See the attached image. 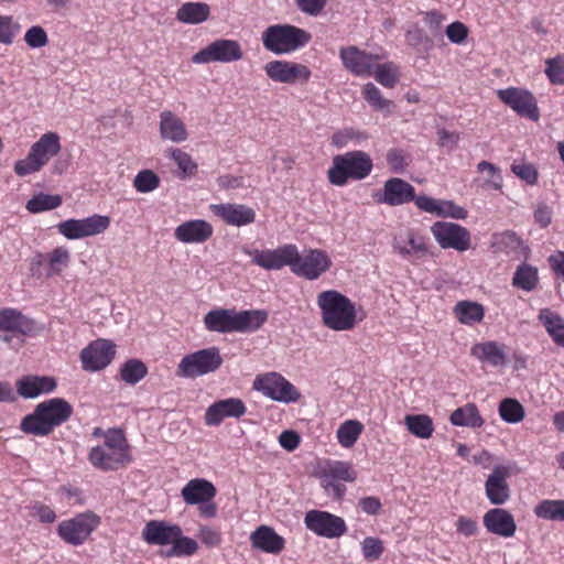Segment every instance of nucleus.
Instances as JSON below:
<instances>
[{
    "instance_id": "f257e3e1",
    "label": "nucleus",
    "mask_w": 564,
    "mask_h": 564,
    "mask_svg": "<svg viewBox=\"0 0 564 564\" xmlns=\"http://www.w3.org/2000/svg\"><path fill=\"white\" fill-rule=\"evenodd\" d=\"M73 414V406L63 398H52L39 403L31 414L24 416L20 429L26 434L46 436L65 423Z\"/></svg>"
},
{
    "instance_id": "f03ea898",
    "label": "nucleus",
    "mask_w": 564,
    "mask_h": 564,
    "mask_svg": "<svg viewBox=\"0 0 564 564\" xmlns=\"http://www.w3.org/2000/svg\"><path fill=\"white\" fill-rule=\"evenodd\" d=\"M268 319L262 310L236 312L229 308H216L204 316V325L214 333H248L258 330Z\"/></svg>"
},
{
    "instance_id": "7ed1b4c3",
    "label": "nucleus",
    "mask_w": 564,
    "mask_h": 564,
    "mask_svg": "<svg viewBox=\"0 0 564 564\" xmlns=\"http://www.w3.org/2000/svg\"><path fill=\"white\" fill-rule=\"evenodd\" d=\"M323 324L336 332L350 330L357 323L355 303L335 290L323 291L317 295Z\"/></svg>"
},
{
    "instance_id": "20e7f679",
    "label": "nucleus",
    "mask_w": 564,
    "mask_h": 564,
    "mask_svg": "<svg viewBox=\"0 0 564 564\" xmlns=\"http://www.w3.org/2000/svg\"><path fill=\"white\" fill-rule=\"evenodd\" d=\"M128 443L120 430H110L105 435L102 445L93 447L88 459L101 470H116L131 460Z\"/></svg>"
},
{
    "instance_id": "39448f33",
    "label": "nucleus",
    "mask_w": 564,
    "mask_h": 564,
    "mask_svg": "<svg viewBox=\"0 0 564 564\" xmlns=\"http://www.w3.org/2000/svg\"><path fill=\"white\" fill-rule=\"evenodd\" d=\"M373 164L370 155L364 151H350L338 154L333 159V165L328 170V181L333 185L344 186L348 180L360 181L372 171Z\"/></svg>"
},
{
    "instance_id": "423d86ee",
    "label": "nucleus",
    "mask_w": 564,
    "mask_h": 564,
    "mask_svg": "<svg viewBox=\"0 0 564 564\" xmlns=\"http://www.w3.org/2000/svg\"><path fill=\"white\" fill-rule=\"evenodd\" d=\"M311 41V34L291 24H274L262 33L263 46L276 55L289 54Z\"/></svg>"
},
{
    "instance_id": "0eeeda50",
    "label": "nucleus",
    "mask_w": 564,
    "mask_h": 564,
    "mask_svg": "<svg viewBox=\"0 0 564 564\" xmlns=\"http://www.w3.org/2000/svg\"><path fill=\"white\" fill-rule=\"evenodd\" d=\"M224 362L219 348L209 347L185 355L176 368L180 378L195 379L215 372Z\"/></svg>"
},
{
    "instance_id": "6e6552de",
    "label": "nucleus",
    "mask_w": 564,
    "mask_h": 564,
    "mask_svg": "<svg viewBox=\"0 0 564 564\" xmlns=\"http://www.w3.org/2000/svg\"><path fill=\"white\" fill-rule=\"evenodd\" d=\"M253 388L271 400L282 403H293L301 399V392L295 386L276 372L257 377Z\"/></svg>"
},
{
    "instance_id": "1a4fd4ad",
    "label": "nucleus",
    "mask_w": 564,
    "mask_h": 564,
    "mask_svg": "<svg viewBox=\"0 0 564 564\" xmlns=\"http://www.w3.org/2000/svg\"><path fill=\"white\" fill-rule=\"evenodd\" d=\"M110 218L104 215H91L83 219L70 218L61 221L56 228L61 235L69 240L96 236L108 229Z\"/></svg>"
},
{
    "instance_id": "9d476101",
    "label": "nucleus",
    "mask_w": 564,
    "mask_h": 564,
    "mask_svg": "<svg viewBox=\"0 0 564 564\" xmlns=\"http://www.w3.org/2000/svg\"><path fill=\"white\" fill-rule=\"evenodd\" d=\"M291 271L301 278L316 280L332 267L328 254L321 249H310L301 256L296 249V256L292 258Z\"/></svg>"
},
{
    "instance_id": "9b49d317",
    "label": "nucleus",
    "mask_w": 564,
    "mask_h": 564,
    "mask_svg": "<svg viewBox=\"0 0 564 564\" xmlns=\"http://www.w3.org/2000/svg\"><path fill=\"white\" fill-rule=\"evenodd\" d=\"M99 518L93 512L79 513L73 519L58 524V535L68 544H83L98 527Z\"/></svg>"
},
{
    "instance_id": "f8f14e48",
    "label": "nucleus",
    "mask_w": 564,
    "mask_h": 564,
    "mask_svg": "<svg viewBox=\"0 0 564 564\" xmlns=\"http://www.w3.org/2000/svg\"><path fill=\"white\" fill-rule=\"evenodd\" d=\"M431 232L443 249H454L464 252L470 248V234L458 224L436 221L431 226Z\"/></svg>"
},
{
    "instance_id": "ddd939ff",
    "label": "nucleus",
    "mask_w": 564,
    "mask_h": 564,
    "mask_svg": "<svg viewBox=\"0 0 564 564\" xmlns=\"http://www.w3.org/2000/svg\"><path fill=\"white\" fill-rule=\"evenodd\" d=\"M241 58L242 50L237 41L219 39L194 54L192 62L195 64L230 63Z\"/></svg>"
},
{
    "instance_id": "4468645a",
    "label": "nucleus",
    "mask_w": 564,
    "mask_h": 564,
    "mask_svg": "<svg viewBox=\"0 0 564 564\" xmlns=\"http://www.w3.org/2000/svg\"><path fill=\"white\" fill-rule=\"evenodd\" d=\"M304 523L310 531L327 539L339 538L347 531V527L343 518L326 511H307L304 518Z\"/></svg>"
},
{
    "instance_id": "2eb2a0df",
    "label": "nucleus",
    "mask_w": 564,
    "mask_h": 564,
    "mask_svg": "<svg viewBox=\"0 0 564 564\" xmlns=\"http://www.w3.org/2000/svg\"><path fill=\"white\" fill-rule=\"evenodd\" d=\"M499 99L519 116L538 121L540 111L535 97L527 89L509 87L497 91Z\"/></svg>"
},
{
    "instance_id": "dca6fc26",
    "label": "nucleus",
    "mask_w": 564,
    "mask_h": 564,
    "mask_svg": "<svg viewBox=\"0 0 564 564\" xmlns=\"http://www.w3.org/2000/svg\"><path fill=\"white\" fill-rule=\"evenodd\" d=\"M116 355V345L107 339H96L80 351L82 367L95 372L106 368Z\"/></svg>"
},
{
    "instance_id": "f3484780",
    "label": "nucleus",
    "mask_w": 564,
    "mask_h": 564,
    "mask_svg": "<svg viewBox=\"0 0 564 564\" xmlns=\"http://www.w3.org/2000/svg\"><path fill=\"white\" fill-rule=\"evenodd\" d=\"M246 254L252 257V263L264 270H280L285 265L291 267L292 258L296 256V246L283 245L276 249L258 250L245 249Z\"/></svg>"
},
{
    "instance_id": "a211bd4d",
    "label": "nucleus",
    "mask_w": 564,
    "mask_h": 564,
    "mask_svg": "<svg viewBox=\"0 0 564 564\" xmlns=\"http://www.w3.org/2000/svg\"><path fill=\"white\" fill-rule=\"evenodd\" d=\"M264 72L271 80L282 84L307 82L312 75L307 66L282 59L268 62Z\"/></svg>"
},
{
    "instance_id": "6ab92c4d",
    "label": "nucleus",
    "mask_w": 564,
    "mask_h": 564,
    "mask_svg": "<svg viewBox=\"0 0 564 564\" xmlns=\"http://www.w3.org/2000/svg\"><path fill=\"white\" fill-rule=\"evenodd\" d=\"M339 57L346 69L360 77L371 76L376 63L380 58L379 55L367 53L357 46L341 47Z\"/></svg>"
},
{
    "instance_id": "aec40b11",
    "label": "nucleus",
    "mask_w": 564,
    "mask_h": 564,
    "mask_svg": "<svg viewBox=\"0 0 564 564\" xmlns=\"http://www.w3.org/2000/svg\"><path fill=\"white\" fill-rule=\"evenodd\" d=\"M415 198V188L400 177H391L383 184L381 193L375 194L378 204L388 206H400L410 203Z\"/></svg>"
},
{
    "instance_id": "412c9836",
    "label": "nucleus",
    "mask_w": 564,
    "mask_h": 564,
    "mask_svg": "<svg viewBox=\"0 0 564 564\" xmlns=\"http://www.w3.org/2000/svg\"><path fill=\"white\" fill-rule=\"evenodd\" d=\"M247 411V408L241 399L228 398L218 400L210 404L204 415L205 424L207 426H218L225 419L241 417Z\"/></svg>"
},
{
    "instance_id": "4be33fe9",
    "label": "nucleus",
    "mask_w": 564,
    "mask_h": 564,
    "mask_svg": "<svg viewBox=\"0 0 564 564\" xmlns=\"http://www.w3.org/2000/svg\"><path fill=\"white\" fill-rule=\"evenodd\" d=\"M511 476L509 466L497 465L485 482V492L492 505H503L510 498V488L507 479Z\"/></svg>"
},
{
    "instance_id": "5701e85b",
    "label": "nucleus",
    "mask_w": 564,
    "mask_h": 564,
    "mask_svg": "<svg viewBox=\"0 0 564 564\" xmlns=\"http://www.w3.org/2000/svg\"><path fill=\"white\" fill-rule=\"evenodd\" d=\"M210 209L230 226L242 227L256 220L254 209L243 204H213Z\"/></svg>"
},
{
    "instance_id": "b1692460",
    "label": "nucleus",
    "mask_w": 564,
    "mask_h": 564,
    "mask_svg": "<svg viewBox=\"0 0 564 564\" xmlns=\"http://www.w3.org/2000/svg\"><path fill=\"white\" fill-rule=\"evenodd\" d=\"M181 533L182 529L177 524L151 520L144 525L142 538L151 545H167L172 544Z\"/></svg>"
},
{
    "instance_id": "393cba45",
    "label": "nucleus",
    "mask_w": 564,
    "mask_h": 564,
    "mask_svg": "<svg viewBox=\"0 0 564 564\" xmlns=\"http://www.w3.org/2000/svg\"><path fill=\"white\" fill-rule=\"evenodd\" d=\"M213 226L204 219L187 220L174 230V237L183 243H203L213 236Z\"/></svg>"
},
{
    "instance_id": "a878e982",
    "label": "nucleus",
    "mask_w": 564,
    "mask_h": 564,
    "mask_svg": "<svg viewBox=\"0 0 564 564\" xmlns=\"http://www.w3.org/2000/svg\"><path fill=\"white\" fill-rule=\"evenodd\" d=\"M17 392L24 399H35L41 394L53 392L57 382L53 377L48 376H24L15 383Z\"/></svg>"
},
{
    "instance_id": "bb28decb",
    "label": "nucleus",
    "mask_w": 564,
    "mask_h": 564,
    "mask_svg": "<svg viewBox=\"0 0 564 564\" xmlns=\"http://www.w3.org/2000/svg\"><path fill=\"white\" fill-rule=\"evenodd\" d=\"M0 330L28 336L35 332V323L19 310L6 307L0 310Z\"/></svg>"
},
{
    "instance_id": "cd10ccee",
    "label": "nucleus",
    "mask_w": 564,
    "mask_h": 564,
    "mask_svg": "<svg viewBox=\"0 0 564 564\" xmlns=\"http://www.w3.org/2000/svg\"><path fill=\"white\" fill-rule=\"evenodd\" d=\"M482 522L488 532L499 536L510 538L517 531L513 516L506 509H490L485 513Z\"/></svg>"
},
{
    "instance_id": "c85d7f7f",
    "label": "nucleus",
    "mask_w": 564,
    "mask_h": 564,
    "mask_svg": "<svg viewBox=\"0 0 564 564\" xmlns=\"http://www.w3.org/2000/svg\"><path fill=\"white\" fill-rule=\"evenodd\" d=\"M470 355L481 364L494 368L503 367L507 364L506 346L495 340L474 344Z\"/></svg>"
},
{
    "instance_id": "c756f323",
    "label": "nucleus",
    "mask_w": 564,
    "mask_h": 564,
    "mask_svg": "<svg viewBox=\"0 0 564 564\" xmlns=\"http://www.w3.org/2000/svg\"><path fill=\"white\" fill-rule=\"evenodd\" d=\"M250 541L254 549L271 554H279L285 546V540L268 525L257 528Z\"/></svg>"
},
{
    "instance_id": "7c9ffc66",
    "label": "nucleus",
    "mask_w": 564,
    "mask_h": 564,
    "mask_svg": "<svg viewBox=\"0 0 564 564\" xmlns=\"http://www.w3.org/2000/svg\"><path fill=\"white\" fill-rule=\"evenodd\" d=\"M181 496L186 505L195 506L198 502L213 500L216 496V488L204 478H195L183 487Z\"/></svg>"
},
{
    "instance_id": "2f4dec72",
    "label": "nucleus",
    "mask_w": 564,
    "mask_h": 564,
    "mask_svg": "<svg viewBox=\"0 0 564 564\" xmlns=\"http://www.w3.org/2000/svg\"><path fill=\"white\" fill-rule=\"evenodd\" d=\"M160 119V133L163 139L176 143L187 139L185 124L175 113L169 110L162 111Z\"/></svg>"
},
{
    "instance_id": "473e14b6",
    "label": "nucleus",
    "mask_w": 564,
    "mask_h": 564,
    "mask_svg": "<svg viewBox=\"0 0 564 564\" xmlns=\"http://www.w3.org/2000/svg\"><path fill=\"white\" fill-rule=\"evenodd\" d=\"M61 150L59 137L55 132L44 133L30 149V153L44 166Z\"/></svg>"
},
{
    "instance_id": "72a5a7b5",
    "label": "nucleus",
    "mask_w": 564,
    "mask_h": 564,
    "mask_svg": "<svg viewBox=\"0 0 564 564\" xmlns=\"http://www.w3.org/2000/svg\"><path fill=\"white\" fill-rule=\"evenodd\" d=\"M209 15L210 8L204 2H186L176 12V19L186 24L203 23L208 20Z\"/></svg>"
},
{
    "instance_id": "f704fd0d",
    "label": "nucleus",
    "mask_w": 564,
    "mask_h": 564,
    "mask_svg": "<svg viewBox=\"0 0 564 564\" xmlns=\"http://www.w3.org/2000/svg\"><path fill=\"white\" fill-rule=\"evenodd\" d=\"M538 284V268L527 262L520 263L513 273L512 285L519 290L531 292L536 289Z\"/></svg>"
},
{
    "instance_id": "c9c22d12",
    "label": "nucleus",
    "mask_w": 564,
    "mask_h": 564,
    "mask_svg": "<svg viewBox=\"0 0 564 564\" xmlns=\"http://www.w3.org/2000/svg\"><path fill=\"white\" fill-rule=\"evenodd\" d=\"M449 421L453 425L471 429L480 427L484 424V420L474 403H467L456 409L451 414Z\"/></svg>"
},
{
    "instance_id": "e433bc0d",
    "label": "nucleus",
    "mask_w": 564,
    "mask_h": 564,
    "mask_svg": "<svg viewBox=\"0 0 564 564\" xmlns=\"http://www.w3.org/2000/svg\"><path fill=\"white\" fill-rule=\"evenodd\" d=\"M454 314L459 323L474 325L484 319L485 310L484 306L477 302L460 301L455 305Z\"/></svg>"
},
{
    "instance_id": "4c0bfd02",
    "label": "nucleus",
    "mask_w": 564,
    "mask_h": 564,
    "mask_svg": "<svg viewBox=\"0 0 564 564\" xmlns=\"http://www.w3.org/2000/svg\"><path fill=\"white\" fill-rule=\"evenodd\" d=\"M539 321L545 327L547 334L552 337L555 344L564 347V321L563 318L551 312L549 308H543L539 313Z\"/></svg>"
},
{
    "instance_id": "58836bf2",
    "label": "nucleus",
    "mask_w": 564,
    "mask_h": 564,
    "mask_svg": "<svg viewBox=\"0 0 564 564\" xmlns=\"http://www.w3.org/2000/svg\"><path fill=\"white\" fill-rule=\"evenodd\" d=\"M406 429L420 438H430L434 432L432 419L425 414H410L404 417Z\"/></svg>"
},
{
    "instance_id": "ea45409f",
    "label": "nucleus",
    "mask_w": 564,
    "mask_h": 564,
    "mask_svg": "<svg viewBox=\"0 0 564 564\" xmlns=\"http://www.w3.org/2000/svg\"><path fill=\"white\" fill-rule=\"evenodd\" d=\"M364 431V425L357 420H348L339 425L336 432L338 443L345 447L350 448L355 445Z\"/></svg>"
},
{
    "instance_id": "a19ab883",
    "label": "nucleus",
    "mask_w": 564,
    "mask_h": 564,
    "mask_svg": "<svg viewBox=\"0 0 564 564\" xmlns=\"http://www.w3.org/2000/svg\"><path fill=\"white\" fill-rule=\"evenodd\" d=\"M362 95L365 100L376 110L390 113L394 108L393 101L386 99L382 96L380 89L372 83H367L364 85Z\"/></svg>"
},
{
    "instance_id": "79ce46f5",
    "label": "nucleus",
    "mask_w": 564,
    "mask_h": 564,
    "mask_svg": "<svg viewBox=\"0 0 564 564\" xmlns=\"http://www.w3.org/2000/svg\"><path fill=\"white\" fill-rule=\"evenodd\" d=\"M499 415L502 421L509 424H516L524 419L525 411L523 405L516 399H503L499 404Z\"/></svg>"
},
{
    "instance_id": "37998d69",
    "label": "nucleus",
    "mask_w": 564,
    "mask_h": 564,
    "mask_svg": "<svg viewBox=\"0 0 564 564\" xmlns=\"http://www.w3.org/2000/svg\"><path fill=\"white\" fill-rule=\"evenodd\" d=\"M62 205V197L59 195H50L39 193L34 195L26 203V209L32 214H37L46 210H52Z\"/></svg>"
},
{
    "instance_id": "c03bdc74",
    "label": "nucleus",
    "mask_w": 564,
    "mask_h": 564,
    "mask_svg": "<svg viewBox=\"0 0 564 564\" xmlns=\"http://www.w3.org/2000/svg\"><path fill=\"white\" fill-rule=\"evenodd\" d=\"M534 513L541 519L564 521V500H543L535 507Z\"/></svg>"
},
{
    "instance_id": "a18cd8bd",
    "label": "nucleus",
    "mask_w": 564,
    "mask_h": 564,
    "mask_svg": "<svg viewBox=\"0 0 564 564\" xmlns=\"http://www.w3.org/2000/svg\"><path fill=\"white\" fill-rule=\"evenodd\" d=\"M148 373L145 364L139 359L127 360L120 370L121 379L129 383L135 384L141 381Z\"/></svg>"
},
{
    "instance_id": "49530a36",
    "label": "nucleus",
    "mask_w": 564,
    "mask_h": 564,
    "mask_svg": "<svg viewBox=\"0 0 564 564\" xmlns=\"http://www.w3.org/2000/svg\"><path fill=\"white\" fill-rule=\"evenodd\" d=\"M198 544L197 542L188 536H184L183 532L180 534L178 538H176L173 543L172 547L163 552V555L166 557H173V556H189L197 552Z\"/></svg>"
},
{
    "instance_id": "de8ad7c7",
    "label": "nucleus",
    "mask_w": 564,
    "mask_h": 564,
    "mask_svg": "<svg viewBox=\"0 0 564 564\" xmlns=\"http://www.w3.org/2000/svg\"><path fill=\"white\" fill-rule=\"evenodd\" d=\"M376 80L387 88H393L399 82V68L392 63L377 64L373 68Z\"/></svg>"
},
{
    "instance_id": "09e8293b",
    "label": "nucleus",
    "mask_w": 564,
    "mask_h": 564,
    "mask_svg": "<svg viewBox=\"0 0 564 564\" xmlns=\"http://www.w3.org/2000/svg\"><path fill=\"white\" fill-rule=\"evenodd\" d=\"M69 251L64 247H58L47 254L48 271L47 276L59 274L69 263Z\"/></svg>"
},
{
    "instance_id": "8fccbe9b",
    "label": "nucleus",
    "mask_w": 564,
    "mask_h": 564,
    "mask_svg": "<svg viewBox=\"0 0 564 564\" xmlns=\"http://www.w3.org/2000/svg\"><path fill=\"white\" fill-rule=\"evenodd\" d=\"M405 238L408 243L409 257H415L417 259L423 258L427 254L429 248L426 238L413 229H405Z\"/></svg>"
},
{
    "instance_id": "3c124183",
    "label": "nucleus",
    "mask_w": 564,
    "mask_h": 564,
    "mask_svg": "<svg viewBox=\"0 0 564 564\" xmlns=\"http://www.w3.org/2000/svg\"><path fill=\"white\" fill-rule=\"evenodd\" d=\"M133 186L139 193H150L160 186V177L151 170H142L135 175Z\"/></svg>"
},
{
    "instance_id": "603ef678",
    "label": "nucleus",
    "mask_w": 564,
    "mask_h": 564,
    "mask_svg": "<svg viewBox=\"0 0 564 564\" xmlns=\"http://www.w3.org/2000/svg\"><path fill=\"white\" fill-rule=\"evenodd\" d=\"M20 31L21 25L11 15L0 14V44H12Z\"/></svg>"
},
{
    "instance_id": "864d4df0",
    "label": "nucleus",
    "mask_w": 564,
    "mask_h": 564,
    "mask_svg": "<svg viewBox=\"0 0 564 564\" xmlns=\"http://www.w3.org/2000/svg\"><path fill=\"white\" fill-rule=\"evenodd\" d=\"M477 171L479 173H487V178L485 180V185L500 191L502 188L503 180L500 173V169L488 162V161H481L477 165Z\"/></svg>"
},
{
    "instance_id": "5fc2aeb1",
    "label": "nucleus",
    "mask_w": 564,
    "mask_h": 564,
    "mask_svg": "<svg viewBox=\"0 0 564 564\" xmlns=\"http://www.w3.org/2000/svg\"><path fill=\"white\" fill-rule=\"evenodd\" d=\"M325 473L339 481L354 482L357 478L356 471L352 469L351 465L346 462H335L330 464Z\"/></svg>"
},
{
    "instance_id": "6e6d98bb",
    "label": "nucleus",
    "mask_w": 564,
    "mask_h": 564,
    "mask_svg": "<svg viewBox=\"0 0 564 564\" xmlns=\"http://www.w3.org/2000/svg\"><path fill=\"white\" fill-rule=\"evenodd\" d=\"M545 74L552 84L564 85V56L557 55L546 62Z\"/></svg>"
},
{
    "instance_id": "4d7b16f0",
    "label": "nucleus",
    "mask_w": 564,
    "mask_h": 564,
    "mask_svg": "<svg viewBox=\"0 0 564 564\" xmlns=\"http://www.w3.org/2000/svg\"><path fill=\"white\" fill-rule=\"evenodd\" d=\"M511 171L516 176L525 182L528 185H535L538 182L539 173L532 163L525 161L518 163L514 162L511 165Z\"/></svg>"
},
{
    "instance_id": "13d9d810",
    "label": "nucleus",
    "mask_w": 564,
    "mask_h": 564,
    "mask_svg": "<svg viewBox=\"0 0 564 564\" xmlns=\"http://www.w3.org/2000/svg\"><path fill=\"white\" fill-rule=\"evenodd\" d=\"M170 156L174 160L184 176L193 175L196 172L197 164L192 160L188 153L181 149H172L170 150Z\"/></svg>"
},
{
    "instance_id": "bf43d9fd",
    "label": "nucleus",
    "mask_w": 564,
    "mask_h": 564,
    "mask_svg": "<svg viewBox=\"0 0 564 564\" xmlns=\"http://www.w3.org/2000/svg\"><path fill=\"white\" fill-rule=\"evenodd\" d=\"M436 216L465 219L467 217V210L456 205L453 200L438 199Z\"/></svg>"
},
{
    "instance_id": "052dcab7",
    "label": "nucleus",
    "mask_w": 564,
    "mask_h": 564,
    "mask_svg": "<svg viewBox=\"0 0 564 564\" xmlns=\"http://www.w3.org/2000/svg\"><path fill=\"white\" fill-rule=\"evenodd\" d=\"M321 485L328 496H333L337 500L341 499L346 494V486L325 471L321 476Z\"/></svg>"
},
{
    "instance_id": "680f3d73",
    "label": "nucleus",
    "mask_w": 564,
    "mask_h": 564,
    "mask_svg": "<svg viewBox=\"0 0 564 564\" xmlns=\"http://www.w3.org/2000/svg\"><path fill=\"white\" fill-rule=\"evenodd\" d=\"M24 41L30 47L40 48L47 44L48 37L42 26L34 25L26 31Z\"/></svg>"
},
{
    "instance_id": "e2e57ef3",
    "label": "nucleus",
    "mask_w": 564,
    "mask_h": 564,
    "mask_svg": "<svg viewBox=\"0 0 564 564\" xmlns=\"http://www.w3.org/2000/svg\"><path fill=\"white\" fill-rule=\"evenodd\" d=\"M361 547L365 558L369 561H376L380 558L383 553L382 542L378 538H366L361 543Z\"/></svg>"
},
{
    "instance_id": "0e129e2a",
    "label": "nucleus",
    "mask_w": 564,
    "mask_h": 564,
    "mask_svg": "<svg viewBox=\"0 0 564 564\" xmlns=\"http://www.w3.org/2000/svg\"><path fill=\"white\" fill-rule=\"evenodd\" d=\"M43 166L40 162L29 152L28 156L14 163V172L18 176H26L40 171Z\"/></svg>"
},
{
    "instance_id": "69168bd1",
    "label": "nucleus",
    "mask_w": 564,
    "mask_h": 564,
    "mask_svg": "<svg viewBox=\"0 0 564 564\" xmlns=\"http://www.w3.org/2000/svg\"><path fill=\"white\" fill-rule=\"evenodd\" d=\"M445 34L451 43L463 44L468 36V28L464 23L455 21L447 25Z\"/></svg>"
},
{
    "instance_id": "338daca9",
    "label": "nucleus",
    "mask_w": 564,
    "mask_h": 564,
    "mask_svg": "<svg viewBox=\"0 0 564 564\" xmlns=\"http://www.w3.org/2000/svg\"><path fill=\"white\" fill-rule=\"evenodd\" d=\"M198 539L208 547L219 546L221 543V534L217 530L208 527L200 525L197 533Z\"/></svg>"
},
{
    "instance_id": "774afa93",
    "label": "nucleus",
    "mask_w": 564,
    "mask_h": 564,
    "mask_svg": "<svg viewBox=\"0 0 564 564\" xmlns=\"http://www.w3.org/2000/svg\"><path fill=\"white\" fill-rule=\"evenodd\" d=\"M534 223L546 228L552 223V208L545 203H539L533 212Z\"/></svg>"
}]
</instances>
